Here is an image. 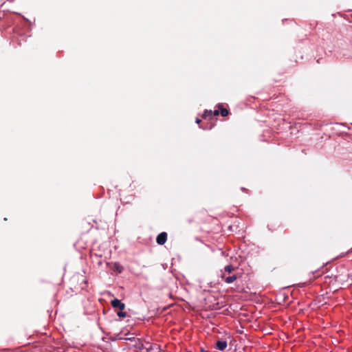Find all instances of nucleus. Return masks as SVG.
Instances as JSON below:
<instances>
[{"label":"nucleus","instance_id":"f257e3e1","mask_svg":"<svg viewBox=\"0 0 352 352\" xmlns=\"http://www.w3.org/2000/svg\"><path fill=\"white\" fill-rule=\"evenodd\" d=\"M236 271V267H234L232 265H228L224 267V271L221 273L220 277L221 280L227 284L232 283L241 276Z\"/></svg>","mask_w":352,"mask_h":352},{"label":"nucleus","instance_id":"f03ea898","mask_svg":"<svg viewBox=\"0 0 352 352\" xmlns=\"http://www.w3.org/2000/svg\"><path fill=\"white\" fill-rule=\"evenodd\" d=\"M111 305L113 308H118L121 311H123L125 309V305L117 298L112 300Z\"/></svg>","mask_w":352,"mask_h":352},{"label":"nucleus","instance_id":"7ed1b4c3","mask_svg":"<svg viewBox=\"0 0 352 352\" xmlns=\"http://www.w3.org/2000/svg\"><path fill=\"white\" fill-rule=\"evenodd\" d=\"M166 240H167V233L165 232H162L160 233L156 238V241H157V244H159L160 245H164L166 243Z\"/></svg>","mask_w":352,"mask_h":352},{"label":"nucleus","instance_id":"20e7f679","mask_svg":"<svg viewBox=\"0 0 352 352\" xmlns=\"http://www.w3.org/2000/svg\"><path fill=\"white\" fill-rule=\"evenodd\" d=\"M227 346H228V343L225 340H218L216 342V348L220 351L225 350V349L227 347Z\"/></svg>","mask_w":352,"mask_h":352},{"label":"nucleus","instance_id":"39448f33","mask_svg":"<svg viewBox=\"0 0 352 352\" xmlns=\"http://www.w3.org/2000/svg\"><path fill=\"white\" fill-rule=\"evenodd\" d=\"M218 109L220 110V114L223 117H226L228 116L229 111L227 109L224 108L222 104H218Z\"/></svg>","mask_w":352,"mask_h":352},{"label":"nucleus","instance_id":"423d86ee","mask_svg":"<svg viewBox=\"0 0 352 352\" xmlns=\"http://www.w3.org/2000/svg\"><path fill=\"white\" fill-rule=\"evenodd\" d=\"M212 116V111L211 110H206L202 116L203 118L207 119L210 118Z\"/></svg>","mask_w":352,"mask_h":352},{"label":"nucleus","instance_id":"0eeeda50","mask_svg":"<svg viewBox=\"0 0 352 352\" xmlns=\"http://www.w3.org/2000/svg\"><path fill=\"white\" fill-rule=\"evenodd\" d=\"M114 268L119 272L121 273L123 270L122 266H121L119 263H114Z\"/></svg>","mask_w":352,"mask_h":352},{"label":"nucleus","instance_id":"6e6552de","mask_svg":"<svg viewBox=\"0 0 352 352\" xmlns=\"http://www.w3.org/2000/svg\"><path fill=\"white\" fill-rule=\"evenodd\" d=\"M117 315L120 317V318H124L126 316V314L125 312H123L122 311L120 310V311H118L117 313Z\"/></svg>","mask_w":352,"mask_h":352},{"label":"nucleus","instance_id":"1a4fd4ad","mask_svg":"<svg viewBox=\"0 0 352 352\" xmlns=\"http://www.w3.org/2000/svg\"><path fill=\"white\" fill-rule=\"evenodd\" d=\"M219 113H220V110L219 109L212 111V116H219Z\"/></svg>","mask_w":352,"mask_h":352},{"label":"nucleus","instance_id":"9d476101","mask_svg":"<svg viewBox=\"0 0 352 352\" xmlns=\"http://www.w3.org/2000/svg\"><path fill=\"white\" fill-rule=\"evenodd\" d=\"M201 122V120L199 118L196 119V123L199 124Z\"/></svg>","mask_w":352,"mask_h":352}]
</instances>
